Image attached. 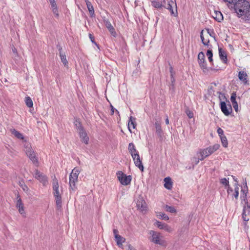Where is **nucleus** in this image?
Wrapping results in <instances>:
<instances>
[{
  "label": "nucleus",
  "instance_id": "1",
  "mask_svg": "<svg viewBox=\"0 0 250 250\" xmlns=\"http://www.w3.org/2000/svg\"><path fill=\"white\" fill-rule=\"evenodd\" d=\"M250 9V3L247 0H241L234 5V9L238 15L243 16L247 14Z\"/></svg>",
  "mask_w": 250,
  "mask_h": 250
},
{
  "label": "nucleus",
  "instance_id": "2",
  "mask_svg": "<svg viewBox=\"0 0 250 250\" xmlns=\"http://www.w3.org/2000/svg\"><path fill=\"white\" fill-rule=\"evenodd\" d=\"M220 147V145L218 144H215L212 146H210L206 148L200 149L197 152V155H199L198 161L197 163H199V161H202L206 158L212 154Z\"/></svg>",
  "mask_w": 250,
  "mask_h": 250
},
{
  "label": "nucleus",
  "instance_id": "3",
  "mask_svg": "<svg viewBox=\"0 0 250 250\" xmlns=\"http://www.w3.org/2000/svg\"><path fill=\"white\" fill-rule=\"evenodd\" d=\"M52 188L53 194L55 199L56 205L58 208H60L62 203V191L59 190L58 181L55 177H54L52 180Z\"/></svg>",
  "mask_w": 250,
  "mask_h": 250
},
{
  "label": "nucleus",
  "instance_id": "4",
  "mask_svg": "<svg viewBox=\"0 0 250 250\" xmlns=\"http://www.w3.org/2000/svg\"><path fill=\"white\" fill-rule=\"evenodd\" d=\"M241 191L243 193L241 195V198L245 204L243 208L242 218L244 221H245L244 224L246 226V222L248 221L250 218V205L249 204L247 200V193L245 192V190L244 189H242Z\"/></svg>",
  "mask_w": 250,
  "mask_h": 250
},
{
  "label": "nucleus",
  "instance_id": "5",
  "mask_svg": "<svg viewBox=\"0 0 250 250\" xmlns=\"http://www.w3.org/2000/svg\"><path fill=\"white\" fill-rule=\"evenodd\" d=\"M148 234L149 235L148 238L150 241L156 244L165 246L166 242L160 233L151 230L149 231Z\"/></svg>",
  "mask_w": 250,
  "mask_h": 250
},
{
  "label": "nucleus",
  "instance_id": "6",
  "mask_svg": "<svg viewBox=\"0 0 250 250\" xmlns=\"http://www.w3.org/2000/svg\"><path fill=\"white\" fill-rule=\"evenodd\" d=\"M80 170L77 167H75L69 175V186L70 190L75 191L77 189L76 183L78 181V176Z\"/></svg>",
  "mask_w": 250,
  "mask_h": 250
},
{
  "label": "nucleus",
  "instance_id": "7",
  "mask_svg": "<svg viewBox=\"0 0 250 250\" xmlns=\"http://www.w3.org/2000/svg\"><path fill=\"white\" fill-rule=\"evenodd\" d=\"M116 174L118 180L122 185L127 186L130 184L132 179L130 175L126 176L122 171H118Z\"/></svg>",
  "mask_w": 250,
  "mask_h": 250
},
{
  "label": "nucleus",
  "instance_id": "8",
  "mask_svg": "<svg viewBox=\"0 0 250 250\" xmlns=\"http://www.w3.org/2000/svg\"><path fill=\"white\" fill-rule=\"evenodd\" d=\"M165 7L169 10L171 15L174 17L177 16V4L175 0H170L168 1L167 6H165Z\"/></svg>",
  "mask_w": 250,
  "mask_h": 250
},
{
  "label": "nucleus",
  "instance_id": "9",
  "mask_svg": "<svg viewBox=\"0 0 250 250\" xmlns=\"http://www.w3.org/2000/svg\"><path fill=\"white\" fill-rule=\"evenodd\" d=\"M78 133L82 141L85 144H88L89 138L87 135L86 132L84 130L83 128L80 123H79Z\"/></svg>",
  "mask_w": 250,
  "mask_h": 250
},
{
  "label": "nucleus",
  "instance_id": "10",
  "mask_svg": "<svg viewBox=\"0 0 250 250\" xmlns=\"http://www.w3.org/2000/svg\"><path fill=\"white\" fill-rule=\"evenodd\" d=\"M198 62L200 67L203 69H207V64L205 62V57L203 52H200L198 55Z\"/></svg>",
  "mask_w": 250,
  "mask_h": 250
},
{
  "label": "nucleus",
  "instance_id": "11",
  "mask_svg": "<svg viewBox=\"0 0 250 250\" xmlns=\"http://www.w3.org/2000/svg\"><path fill=\"white\" fill-rule=\"evenodd\" d=\"M220 108L222 112L226 115H229L232 111V108L230 104H229L227 106L225 102H220Z\"/></svg>",
  "mask_w": 250,
  "mask_h": 250
},
{
  "label": "nucleus",
  "instance_id": "12",
  "mask_svg": "<svg viewBox=\"0 0 250 250\" xmlns=\"http://www.w3.org/2000/svg\"><path fill=\"white\" fill-rule=\"evenodd\" d=\"M135 165L138 167L140 170H141L142 171H144V166L143 165V164L142 163V161L140 159V156L138 154H136V155H134L133 157H132Z\"/></svg>",
  "mask_w": 250,
  "mask_h": 250
},
{
  "label": "nucleus",
  "instance_id": "13",
  "mask_svg": "<svg viewBox=\"0 0 250 250\" xmlns=\"http://www.w3.org/2000/svg\"><path fill=\"white\" fill-rule=\"evenodd\" d=\"M200 37L202 43L205 46H207L208 48H211V45L209 44V40L208 39V35H204V30H202L200 33Z\"/></svg>",
  "mask_w": 250,
  "mask_h": 250
},
{
  "label": "nucleus",
  "instance_id": "14",
  "mask_svg": "<svg viewBox=\"0 0 250 250\" xmlns=\"http://www.w3.org/2000/svg\"><path fill=\"white\" fill-rule=\"evenodd\" d=\"M155 225L157 226L160 229H164L165 231L170 232L172 231L171 228L167 224L162 223L161 222L157 221L155 223Z\"/></svg>",
  "mask_w": 250,
  "mask_h": 250
},
{
  "label": "nucleus",
  "instance_id": "15",
  "mask_svg": "<svg viewBox=\"0 0 250 250\" xmlns=\"http://www.w3.org/2000/svg\"><path fill=\"white\" fill-rule=\"evenodd\" d=\"M35 177L42 182L43 185H45L47 183V178L38 170H35Z\"/></svg>",
  "mask_w": 250,
  "mask_h": 250
},
{
  "label": "nucleus",
  "instance_id": "16",
  "mask_svg": "<svg viewBox=\"0 0 250 250\" xmlns=\"http://www.w3.org/2000/svg\"><path fill=\"white\" fill-rule=\"evenodd\" d=\"M166 2V0H163L162 1L157 0H151L152 6L157 9H161L162 7H165Z\"/></svg>",
  "mask_w": 250,
  "mask_h": 250
},
{
  "label": "nucleus",
  "instance_id": "17",
  "mask_svg": "<svg viewBox=\"0 0 250 250\" xmlns=\"http://www.w3.org/2000/svg\"><path fill=\"white\" fill-rule=\"evenodd\" d=\"M17 204L16 207L19 209V212L22 214L24 213L23 204L22 202L21 199L19 194L17 195Z\"/></svg>",
  "mask_w": 250,
  "mask_h": 250
},
{
  "label": "nucleus",
  "instance_id": "18",
  "mask_svg": "<svg viewBox=\"0 0 250 250\" xmlns=\"http://www.w3.org/2000/svg\"><path fill=\"white\" fill-rule=\"evenodd\" d=\"M104 24L106 27L108 29L110 34L114 37H116L117 35L116 32L114 28L112 25L111 23L108 20L104 21Z\"/></svg>",
  "mask_w": 250,
  "mask_h": 250
},
{
  "label": "nucleus",
  "instance_id": "19",
  "mask_svg": "<svg viewBox=\"0 0 250 250\" xmlns=\"http://www.w3.org/2000/svg\"><path fill=\"white\" fill-rule=\"evenodd\" d=\"M238 78L240 81L243 82L245 84L248 83V75L244 71H240L238 73Z\"/></svg>",
  "mask_w": 250,
  "mask_h": 250
},
{
  "label": "nucleus",
  "instance_id": "20",
  "mask_svg": "<svg viewBox=\"0 0 250 250\" xmlns=\"http://www.w3.org/2000/svg\"><path fill=\"white\" fill-rule=\"evenodd\" d=\"M128 149L132 157H133L134 154L136 155V154L139 153L138 150L135 148L134 145L132 143L129 144Z\"/></svg>",
  "mask_w": 250,
  "mask_h": 250
},
{
  "label": "nucleus",
  "instance_id": "21",
  "mask_svg": "<svg viewBox=\"0 0 250 250\" xmlns=\"http://www.w3.org/2000/svg\"><path fill=\"white\" fill-rule=\"evenodd\" d=\"M219 55L220 59L224 63H226L227 62V57L226 52L222 48H219Z\"/></svg>",
  "mask_w": 250,
  "mask_h": 250
},
{
  "label": "nucleus",
  "instance_id": "22",
  "mask_svg": "<svg viewBox=\"0 0 250 250\" xmlns=\"http://www.w3.org/2000/svg\"><path fill=\"white\" fill-rule=\"evenodd\" d=\"M135 121H136L135 118H134L132 116H130L129 117V121L128 123V128L131 133L132 132L131 130L130 129L131 126H132L133 128H135L136 127V124Z\"/></svg>",
  "mask_w": 250,
  "mask_h": 250
},
{
  "label": "nucleus",
  "instance_id": "23",
  "mask_svg": "<svg viewBox=\"0 0 250 250\" xmlns=\"http://www.w3.org/2000/svg\"><path fill=\"white\" fill-rule=\"evenodd\" d=\"M87 8L88 10L89 14L91 17L94 15V10L91 3L88 0H85Z\"/></svg>",
  "mask_w": 250,
  "mask_h": 250
},
{
  "label": "nucleus",
  "instance_id": "24",
  "mask_svg": "<svg viewBox=\"0 0 250 250\" xmlns=\"http://www.w3.org/2000/svg\"><path fill=\"white\" fill-rule=\"evenodd\" d=\"M212 17L218 22H221L223 19V15L220 11H214Z\"/></svg>",
  "mask_w": 250,
  "mask_h": 250
},
{
  "label": "nucleus",
  "instance_id": "25",
  "mask_svg": "<svg viewBox=\"0 0 250 250\" xmlns=\"http://www.w3.org/2000/svg\"><path fill=\"white\" fill-rule=\"evenodd\" d=\"M164 187L168 189H170L172 188V182L169 177H166L164 179Z\"/></svg>",
  "mask_w": 250,
  "mask_h": 250
},
{
  "label": "nucleus",
  "instance_id": "26",
  "mask_svg": "<svg viewBox=\"0 0 250 250\" xmlns=\"http://www.w3.org/2000/svg\"><path fill=\"white\" fill-rule=\"evenodd\" d=\"M27 156L34 164L37 165L38 164V159L34 151L28 154Z\"/></svg>",
  "mask_w": 250,
  "mask_h": 250
},
{
  "label": "nucleus",
  "instance_id": "27",
  "mask_svg": "<svg viewBox=\"0 0 250 250\" xmlns=\"http://www.w3.org/2000/svg\"><path fill=\"white\" fill-rule=\"evenodd\" d=\"M115 240L119 247L122 248L123 246V243L125 241V238L122 237L121 235L116 236Z\"/></svg>",
  "mask_w": 250,
  "mask_h": 250
},
{
  "label": "nucleus",
  "instance_id": "28",
  "mask_svg": "<svg viewBox=\"0 0 250 250\" xmlns=\"http://www.w3.org/2000/svg\"><path fill=\"white\" fill-rule=\"evenodd\" d=\"M24 151L26 152L27 155L34 151L32 148L30 144L28 143H25V144L24 145Z\"/></svg>",
  "mask_w": 250,
  "mask_h": 250
},
{
  "label": "nucleus",
  "instance_id": "29",
  "mask_svg": "<svg viewBox=\"0 0 250 250\" xmlns=\"http://www.w3.org/2000/svg\"><path fill=\"white\" fill-rule=\"evenodd\" d=\"M11 133L13 135H14L15 137L19 139H23V137L22 134H21L20 132L17 131L16 129H13L11 130Z\"/></svg>",
  "mask_w": 250,
  "mask_h": 250
},
{
  "label": "nucleus",
  "instance_id": "30",
  "mask_svg": "<svg viewBox=\"0 0 250 250\" xmlns=\"http://www.w3.org/2000/svg\"><path fill=\"white\" fill-rule=\"evenodd\" d=\"M206 55H207V56L208 58L209 62L210 63H212V62H213V59H212L213 54H212V50H211V48L210 49L208 48V51L207 52Z\"/></svg>",
  "mask_w": 250,
  "mask_h": 250
},
{
  "label": "nucleus",
  "instance_id": "31",
  "mask_svg": "<svg viewBox=\"0 0 250 250\" xmlns=\"http://www.w3.org/2000/svg\"><path fill=\"white\" fill-rule=\"evenodd\" d=\"M60 56L62 61V62L63 63L64 66H67L68 62L67 61L66 56L64 54H63L61 52H60Z\"/></svg>",
  "mask_w": 250,
  "mask_h": 250
},
{
  "label": "nucleus",
  "instance_id": "32",
  "mask_svg": "<svg viewBox=\"0 0 250 250\" xmlns=\"http://www.w3.org/2000/svg\"><path fill=\"white\" fill-rule=\"evenodd\" d=\"M137 207L139 209L141 210L142 211L145 210L146 209V207L145 206V201H142L141 202H138L137 203Z\"/></svg>",
  "mask_w": 250,
  "mask_h": 250
},
{
  "label": "nucleus",
  "instance_id": "33",
  "mask_svg": "<svg viewBox=\"0 0 250 250\" xmlns=\"http://www.w3.org/2000/svg\"><path fill=\"white\" fill-rule=\"evenodd\" d=\"M25 103L26 105L28 107H31L33 106V102L31 100V99L29 97H27L25 98Z\"/></svg>",
  "mask_w": 250,
  "mask_h": 250
},
{
  "label": "nucleus",
  "instance_id": "34",
  "mask_svg": "<svg viewBox=\"0 0 250 250\" xmlns=\"http://www.w3.org/2000/svg\"><path fill=\"white\" fill-rule=\"evenodd\" d=\"M157 216L160 217L161 219L164 220H168L169 219V217L164 213L160 212L157 213Z\"/></svg>",
  "mask_w": 250,
  "mask_h": 250
},
{
  "label": "nucleus",
  "instance_id": "35",
  "mask_svg": "<svg viewBox=\"0 0 250 250\" xmlns=\"http://www.w3.org/2000/svg\"><path fill=\"white\" fill-rule=\"evenodd\" d=\"M220 139L223 146H224L225 147H227L228 146V141L226 137L225 136H223L222 137H221Z\"/></svg>",
  "mask_w": 250,
  "mask_h": 250
},
{
  "label": "nucleus",
  "instance_id": "36",
  "mask_svg": "<svg viewBox=\"0 0 250 250\" xmlns=\"http://www.w3.org/2000/svg\"><path fill=\"white\" fill-rule=\"evenodd\" d=\"M220 183L225 186H229V179H227L226 178H221L220 180Z\"/></svg>",
  "mask_w": 250,
  "mask_h": 250
},
{
  "label": "nucleus",
  "instance_id": "37",
  "mask_svg": "<svg viewBox=\"0 0 250 250\" xmlns=\"http://www.w3.org/2000/svg\"><path fill=\"white\" fill-rule=\"evenodd\" d=\"M165 209L167 211L171 212V213H175L176 212V209L172 207L169 206L167 205L165 207Z\"/></svg>",
  "mask_w": 250,
  "mask_h": 250
},
{
  "label": "nucleus",
  "instance_id": "38",
  "mask_svg": "<svg viewBox=\"0 0 250 250\" xmlns=\"http://www.w3.org/2000/svg\"><path fill=\"white\" fill-rule=\"evenodd\" d=\"M155 128L156 129V131L158 133H160L162 131V129H161V127L160 124L158 122H156L155 123Z\"/></svg>",
  "mask_w": 250,
  "mask_h": 250
},
{
  "label": "nucleus",
  "instance_id": "39",
  "mask_svg": "<svg viewBox=\"0 0 250 250\" xmlns=\"http://www.w3.org/2000/svg\"><path fill=\"white\" fill-rule=\"evenodd\" d=\"M20 186L24 191L27 192L28 191L29 188L26 185H25L23 182H20Z\"/></svg>",
  "mask_w": 250,
  "mask_h": 250
},
{
  "label": "nucleus",
  "instance_id": "40",
  "mask_svg": "<svg viewBox=\"0 0 250 250\" xmlns=\"http://www.w3.org/2000/svg\"><path fill=\"white\" fill-rule=\"evenodd\" d=\"M236 94L235 92H233L231 94V97H230V101L232 103L237 102L236 101Z\"/></svg>",
  "mask_w": 250,
  "mask_h": 250
},
{
  "label": "nucleus",
  "instance_id": "41",
  "mask_svg": "<svg viewBox=\"0 0 250 250\" xmlns=\"http://www.w3.org/2000/svg\"><path fill=\"white\" fill-rule=\"evenodd\" d=\"M239 195V188L238 186H236L234 189V193L233 196L236 198L237 199Z\"/></svg>",
  "mask_w": 250,
  "mask_h": 250
},
{
  "label": "nucleus",
  "instance_id": "42",
  "mask_svg": "<svg viewBox=\"0 0 250 250\" xmlns=\"http://www.w3.org/2000/svg\"><path fill=\"white\" fill-rule=\"evenodd\" d=\"M186 112L189 118H192L193 117V113L190 110H187Z\"/></svg>",
  "mask_w": 250,
  "mask_h": 250
},
{
  "label": "nucleus",
  "instance_id": "43",
  "mask_svg": "<svg viewBox=\"0 0 250 250\" xmlns=\"http://www.w3.org/2000/svg\"><path fill=\"white\" fill-rule=\"evenodd\" d=\"M217 133H218V135H219L220 137L224 136L223 130L220 127H219L217 129Z\"/></svg>",
  "mask_w": 250,
  "mask_h": 250
},
{
  "label": "nucleus",
  "instance_id": "44",
  "mask_svg": "<svg viewBox=\"0 0 250 250\" xmlns=\"http://www.w3.org/2000/svg\"><path fill=\"white\" fill-rule=\"evenodd\" d=\"M52 12H53V14L56 17H58L59 16V13H58V8H57V7H54V8H52Z\"/></svg>",
  "mask_w": 250,
  "mask_h": 250
},
{
  "label": "nucleus",
  "instance_id": "45",
  "mask_svg": "<svg viewBox=\"0 0 250 250\" xmlns=\"http://www.w3.org/2000/svg\"><path fill=\"white\" fill-rule=\"evenodd\" d=\"M207 34L206 35H208V36H210L214 38V37L212 36V34H214V32L212 30H210L209 29H207Z\"/></svg>",
  "mask_w": 250,
  "mask_h": 250
},
{
  "label": "nucleus",
  "instance_id": "46",
  "mask_svg": "<svg viewBox=\"0 0 250 250\" xmlns=\"http://www.w3.org/2000/svg\"><path fill=\"white\" fill-rule=\"evenodd\" d=\"M49 1L51 4V8L57 7L55 0H50Z\"/></svg>",
  "mask_w": 250,
  "mask_h": 250
},
{
  "label": "nucleus",
  "instance_id": "47",
  "mask_svg": "<svg viewBox=\"0 0 250 250\" xmlns=\"http://www.w3.org/2000/svg\"><path fill=\"white\" fill-rule=\"evenodd\" d=\"M89 37L92 43L95 44L98 47H99L98 45L96 43V42L94 40V37L92 36V34H89Z\"/></svg>",
  "mask_w": 250,
  "mask_h": 250
},
{
  "label": "nucleus",
  "instance_id": "48",
  "mask_svg": "<svg viewBox=\"0 0 250 250\" xmlns=\"http://www.w3.org/2000/svg\"><path fill=\"white\" fill-rule=\"evenodd\" d=\"M232 104L233 107L234 108L235 111L237 112L238 111V105L237 102L232 103Z\"/></svg>",
  "mask_w": 250,
  "mask_h": 250
},
{
  "label": "nucleus",
  "instance_id": "49",
  "mask_svg": "<svg viewBox=\"0 0 250 250\" xmlns=\"http://www.w3.org/2000/svg\"><path fill=\"white\" fill-rule=\"evenodd\" d=\"M113 233L115 235V238H116V236H120L119 234H118V230L116 229H114L113 230Z\"/></svg>",
  "mask_w": 250,
  "mask_h": 250
},
{
  "label": "nucleus",
  "instance_id": "50",
  "mask_svg": "<svg viewBox=\"0 0 250 250\" xmlns=\"http://www.w3.org/2000/svg\"><path fill=\"white\" fill-rule=\"evenodd\" d=\"M237 0H224L225 1L228 2L229 3H232L237 1Z\"/></svg>",
  "mask_w": 250,
  "mask_h": 250
},
{
  "label": "nucleus",
  "instance_id": "51",
  "mask_svg": "<svg viewBox=\"0 0 250 250\" xmlns=\"http://www.w3.org/2000/svg\"><path fill=\"white\" fill-rule=\"evenodd\" d=\"M128 250H136L133 247H132L131 245H128Z\"/></svg>",
  "mask_w": 250,
  "mask_h": 250
},
{
  "label": "nucleus",
  "instance_id": "52",
  "mask_svg": "<svg viewBox=\"0 0 250 250\" xmlns=\"http://www.w3.org/2000/svg\"><path fill=\"white\" fill-rule=\"evenodd\" d=\"M220 96H219V99L220 100H221L222 98H223L224 99H226V97H225V95L224 94H221V93H220Z\"/></svg>",
  "mask_w": 250,
  "mask_h": 250
},
{
  "label": "nucleus",
  "instance_id": "53",
  "mask_svg": "<svg viewBox=\"0 0 250 250\" xmlns=\"http://www.w3.org/2000/svg\"><path fill=\"white\" fill-rule=\"evenodd\" d=\"M228 189H227V192L228 193H229L231 191H232V189L231 188L229 187V186H228Z\"/></svg>",
  "mask_w": 250,
  "mask_h": 250
},
{
  "label": "nucleus",
  "instance_id": "54",
  "mask_svg": "<svg viewBox=\"0 0 250 250\" xmlns=\"http://www.w3.org/2000/svg\"><path fill=\"white\" fill-rule=\"evenodd\" d=\"M79 123H80L79 122H77V121H76L75 123V125H76L78 130V126H79Z\"/></svg>",
  "mask_w": 250,
  "mask_h": 250
},
{
  "label": "nucleus",
  "instance_id": "55",
  "mask_svg": "<svg viewBox=\"0 0 250 250\" xmlns=\"http://www.w3.org/2000/svg\"><path fill=\"white\" fill-rule=\"evenodd\" d=\"M166 124L168 125L169 124V120L168 119V117L167 116H166Z\"/></svg>",
  "mask_w": 250,
  "mask_h": 250
},
{
  "label": "nucleus",
  "instance_id": "56",
  "mask_svg": "<svg viewBox=\"0 0 250 250\" xmlns=\"http://www.w3.org/2000/svg\"><path fill=\"white\" fill-rule=\"evenodd\" d=\"M111 114H113L114 112L115 109L114 108L113 106L111 105Z\"/></svg>",
  "mask_w": 250,
  "mask_h": 250
},
{
  "label": "nucleus",
  "instance_id": "57",
  "mask_svg": "<svg viewBox=\"0 0 250 250\" xmlns=\"http://www.w3.org/2000/svg\"><path fill=\"white\" fill-rule=\"evenodd\" d=\"M15 48H14V49L13 50L14 52H15Z\"/></svg>",
  "mask_w": 250,
  "mask_h": 250
},
{
  "label": "nucleus",
  "instance_id": "58",
  "mask_svg": "<svg viewBox=\"0 0 250 250\" xmlns=\"http://www.w3.org/2000/svg\"><path fill=\"white\" fill-rule=\"evenodd\" d=\"M232 177H233V179L235 181H236V180H235V179H234V177L233 176H232Z\"/></svg>",
  "mask_w": 250,
  "mask_h": 250
}]
</instances>
